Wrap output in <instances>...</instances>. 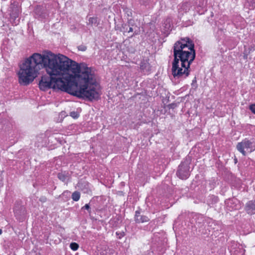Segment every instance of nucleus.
I'll return each instance as SVG.
<instances>
[{
	"label": "nucleus",
	"instance_id": "6",
	"mask_svg": "<svg viewBox=\"0 0 255 255\" xmlns=\"http://www.w3.org/2000/svg\"><path fill=\"white\" fill-rule=\"evenodd\" d=\"M245 210L248 214H255V201H249L245 206Z\"/></svg>",
	"mask_w": 255,
	"mask_h": 255
},
{
	"label": "nucleus",
	"instance_id": "5",
	"mask_svg": "<svg viewBox=\"0 0 255 255\" xmlns=\"http://www.w3.org/2000/svg\"><path fill=\"white\" fill-rule=\"evenodd\" d=\"M190 160L186 159L179 165L176 174L180 179H186L190 176Z\"/></svg>",
	"mask_w": 255,
	"mask_h": 255
},
{
	"label": "nucleus",
	"instance_id": "24",
	"mask_svg": "<svg viewBox=\"0 0 255 255\" xmlns=\"http://www.w3.org/2000/svg\"><path fill=\"white\" fill-rule=\"evenodd\" d=\"M2 234V230L0 229V235Z\"/></svg>",
	"mask_w": 255,
	"mask_h": 255
},
{
	"label": "nucleus",
	"instance_id": "21",
	"mask_svg": "<svg viewBox=\"0 0 255 255\" xmlns=\"http://www.w3.org/2000/svg\"><path fill=\"white\" fill-rule=\"evenodd\" d=\"M18 13H19V12L18 10H16L15 12H14L13 11H12V12L11 13V16H13L14 17H16L18 16Z\"/></svg>",
	"mask_w": 255,
	"mask_h": 255
},
{
	"label": "nucleus",
	"instance_id": "18",
	"mask_svg": "<svg viewBox=\"0 0 255 255\" xmlns=\"http://www.w3.org/2000/svg\"><path fill=\"white\" fill-rule=\"evenodd\" d=\"M128 25H127L126 24H123L121 30L123 31L124 32H125L126 31L128 32Z\"/></svg>",
	"mask_w": 255,
	"mask_h": 255
},
{
	"label": "nucleus",
	"instance_id": "23",
	"mask_svg": "<svg viewBox=\"0 0 255 255\" xmlns=\"http://www.w3.org/2000/svg\"><path fill=\"white\" fill-rule=\"evenodd\" d=\"M131 14H132V13H131V11H128V16H129V15H130V16H131Z\"/></svg>",
	"mask_w": 255,
	"mask_h": 255
},
{
	"label": "nucleus",
	"instance_id": "15",
	"mask_svg": "<svg viewBox=\"0 0 255 255\" xmlns=\"http://www.w3.org/2000/svg\"><path fill=\"white\" fill-rule=\"evenodd\" d=\"M70 247L72 250L76 251L79 248V245L76 243H72L70 244Z\"/></svg>",
	"mask_w": 255,
	"mask_h": 255
},
{
	"label": "nucleus",
	"instance_id": "10",
	"mask_svg": "<svg viewBox=\"0 0 255 255\" xmlns=\"http://www.w3.org/2000/svg\"><path fill=\"white\" fill-rule=\"evenodd\" d=\"M80 198V193L78 191H75L72 193V199L75 201H78Z\"/></svg>",
	"mask_w": 255,
	"mask_h": 255
},
{
	"label": "nucleus",
	"instance_id": "19",
	"mask_svg": "<svg viewBox=\"0 0 255 255\" xmlns=\"http://www.w3.org/2000/svg\"><path fill=\"white\" fill-rule=\"evenodd\" d=\"M82 209H85L88 210V213L89 214H90L91 213V210L90 206L88 204H86L84 207H83Z\"/></svg>",
	"mask_w": 255,
	"mask_h": 255
},
{
	"label": "nucleus",
	"instance_id": "1",
	"mask_svg": "<svg viewBox=\"0 0 255 255\" xmlns=\"http://www.w3.org/2000/svg\"><path fill=\"white\" fill-rule=\"evenodd\" d=\"M65 57L67 66L64 71L57 75L42 76L39 88L43 91L50 88L60 90L89 100L98 99L100 94L94 71L85 64L79 65L67 56Z\"/></svg>",
	"mask_w": 255,
	"mask_h": 255
},
{
	"label": "nucleus",
	"instance_id": "22",
	"mask_svg": "<svg viewBox=\"0 0 255 255\" xmlns=\"http://www.w3.org/2000/svg\"><path fill=\"white\" fill-rule=\"evenodd\" d=\"M79 49H80V50H82V51H84V50H85V47H80L79 48Z\"/></svg>",
	"mask_w": 255,
	"mask_h": 255
},
{
	"label": "nucleus",
	"instance_id": "13",
	"mask_svg": "<svg viewBox=\"0 0 255 255\" xmlns=\"http://www.w3.org/2000/svg\"><path fill=\"white\" fill-rule=\"evenodd\" d=\"M128 26L134 27L137 26L136 25L135 20L132 18H130L128 20Z\"/></svg>",
	"mask_w": 255,
	"mask_h": 255
},
{
	"label": "nucleus",
	"instance_id": "25",
	"mask_svg": "<svg viewBox=\"0 0 255 255\" xmlns=\"http://www.w3.org/2000/svg\"><path fill=\"white\" fill-rule=\"evenodd\" d=\"M121 236H124V235H123V234H121Z\"/></svg>",
	"mask_w": 255,
	"mask_h": 255
},
{
	"label": "nucleus",
	"instance_id": "2",
	"mask_svg": "<svg viewBox=\"0 0 255 255\" xmlns=\"http://www.w3.org/2000/svg\"><path fill=\"white\" fill-rule=\"evenodd\" d=\"M65 55L45 51L42 54L35 53L20 65L18 80L20 84L26 86L37 77L39 66L44 68L47 74L57 75L67 66Z\"/></svg>",
	"mask_w": 255,
	"mask_h": 255
},
{
	"label": "nucleus",
	"instance_id": "14",
	"mask_svg": "<svg viewBox=\"0 0 255 255\" xmlns=\"http://www.w3.org/2000/svg\"><path fill=\"white\" fill-rule=\"evenodd\" d=\"M58 178L62 181H65L67 179L68 177L62 173H59L58 174Z\"/></svg>",
	"mask_w": 255,
	"mask_h": 255
},
{
	"label": "nucleus",
	"instance_id": "16",
	"mask_svg": "<svg viewBox=\"0 0 255 255\" xmlns=\"http://www.w3.org/2000/svg\"><path fill=\"white\" fill-rule=\"evenodd\" d=\"M70 116H71L72 118H73L74 119H77L79 116V115L78 114V113L77 112H74V111L71 112L70 114Z\"/></svg>",
	"mask_w": 255,
	"mask_h": 255
},
{
	"label": "nucleus",
	"instance_id": "8",
	"mask_svg": "<svg viewBox=\"0 0 255 255\" xmlns=\"http://www.w3.org/2000/svg\"><path fill=\"white\" fill-rule=\"evenodd\" d=\"M140 68L145 74H147L150 71V66L147 60H142L140 64Z\"/></svg>",
	"mask_w": 255,
	"mask_h": 255
},
{
	"label": "nucleus",
	"instance_id": "20",
	"mask_svg": "<svg viewBox=\"0 0 255 255\" xmlns=\"http://www.w3.org/2000/svg\"><path fill=\"white\" fill-rule=\"evenodd\" d=\"M250 109L254 114H255V104L251 105L250 106Z\"/></svg>",
	"mask_w": 255,
	"mask_h": 255
},
{
	"label": "nucleus",
	"instance_id": "4",
	"mask_svg": "<svg viewBox=\"0 0 255 255\" xmlns=\"http://www.w3.org/2000/svg\"><path fill=\"white\" fill-rule=\"evenodd\" d=\"M237 148L243 155L245 156L247 151L252 152L255 150V141L254 139L250 140L245 139L237 144Z\"/></svg>",
	"mask_w": 255,
	"mask_h": 255
},
{
	"label": "nucleus",
	"instance_id": "17",
	"mask_svg": "<svg viewBox=\"0 0 255 255\" xmlns=\"http://www.w3.org/2000/svg\"><path fill=\"white\" fill-rule=\"evenodd\" d=\"M150 0H140V3L143 5H147L149 3Z\"/></svg>",
	"mask_w": 255,
	"mask_h": 255
},
{
	"label": "nucleus",
	"instance_id": "11",
	"mask_svg": "<svg viewBox=\"0 0 255 255\" xmlns=\"http://www.w3.org/2000/svg\"><path fill=\"white\" fill-rule=\"evenodd\" d=\"M218 201V198L213 195L209 197V199L207 201L208 204H213L216 203Z\"/></svg>",
	"mask_w": 255,
	"mask_h": 255
},
{
	"label": "nucleus",
	"instance_id": "9",
	"mask_svg": "<svg viewBox=\"0 0 255 255\" xmlns=\"http://www.w3.org/2000/svg\"><path fill=\"white\" fill-rule=\"evenodd\" d=\"M100 23V20L97 17H91L88 19L87 24L90 26H97Z\"/></svg>",
	"mask_w": 255,
	"mask_h": 255
},
{
	"label": "nucleus",
	"instance_id": "3",
	"mask_svg": "<svg viewBox=\"0 0 255 255\" xmlns=\"http://www.w3.org/2000/svg\"><path fill=\"white\" fill-rule=\"evenodd\" d=\"M195 54L194 44L189 37L182 38L175 43L171 69L175 78L184 79L188 76L189 68L195 58Z\"/></svg>",
	"mask_w": 255,
	"mask_h": 255
},
{
	"label": "nucleus",
	"instance_id": "12",
	"mask_svg": "<svg viewBox=\"0 0 255 255\" xmlns=\"http://www.w3.org/2000/svg\"><path fill=\"white\" fill-rule=\"evenodd\" d=\"M138 26H135L134 27H129V29L128 31V32H134L133 34L131 35V37L133 36L134 35H136L138 34Z\"/></svg>",
	"mask_w": 255,
	"mask_h": 255
},
{
	"label": "nucleus",
	"instance_id": "7",
	"mask_svg": "<svg viewBox=\"0 0 255 255\" xmlns=\"http://www.w3.org/2000/svg\"><path fill=\"white\" fill-rule=\"evenodd\" d=\"M149 220V219L147 216L140 215L139 211L135 212V221L136 223H144L148 222Z\"/></svg>",
	"mask_w": 255,
	"mask_h": 255
}]
</instances>
